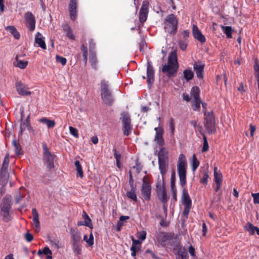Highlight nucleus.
Segmentation results:
<instances>
[{
	"label": "nucleus",
	"instance_id": "1",
	"mask_svg": "<svg viewBox=\"0 0 259 259\" xmlns=\"http://www.w3.org/2000/svg\"><path fill=\"white\" fill-rule=\"evenodd\" d=\"M179 65L178 61L176 51L171 52L168 57L167 64H164L162 68V72L166 73L168 77L175 76Z\"/></svg>",
	"mask_w": 259,
	"mask_h": 259
},
{
	"label": "nucleus",
	"instance_id": "2",
	"mask_svg": "<svg viewBox=\"0 0 259 259\" xmlns=\"http://www.w3.org/2000/svg\"><path fill=\"white\" fill-rule=\"evenodd\" d=\"M100 89L101 97L103 102L108 106H111L114 101V98L108 81L105 79L101 80Z\"/></svg>",
	"mask_w": 259,
	"mask_h": 259
},
{
	"label": "nucleus",
	"instance_id": "3",
	"mask_svg": "<svg viewBox=\"0 0 259 259\" xmlns=\"http://www.w3.org/2000/svg\"><path fill=\"white\" fill-rule=\"evenodd\" d=\"M11 197L10 196L4 197L0 204L1 215L3 218V220L6 222H8L12 219V217L10 213L12 206Z\"/></svg>",
	"mask_w": 259,
	"mask_h": 259
},
{
	"label": "nucleus",
	"instance_id": "4",
	"mask_svg": "<svg viewBox=\"0 0 259 259\" xmlns=\"http://www.w3.org/2000/svg\"><path fill=\"white\" fill-rule=\"evenodd\" d=\"M187 166L186 157L183 154L179 157L177 163L178 173L180 179V184L184 187L186 184V168Z\"/></svg>",
	"mask_w": 259,
	"mask_h": 259
},
{
	"label": "nucleus",
	"instance_id": "5",
	"mask_svg": "<svg viewBox=\"0 0 259 259\" xmlns=\"http://www.w3.org/2000/svg\"><path fill=\"white\" fill-rule=\"evenodd\" d=\"M164 24L165 32L171 35H175L176 33L178 27V21L174 14L168 15L164 20Z\"/></svg>",
	"mask_w": 259,
	"mask_h": 259
},
{
	"label": "nucleus",
	"instance_id": "6",
	"mask_svg": "<svg viewBox=\"0 0 259 259\" xmlns=\"http://www.w3.org/2000/svg\"><path fill=\"white\" fill-rule=\"evenodd\" d=\"M42 161L44 165L47 169H54V159L56 155L51 153L46 143H44L42 145Z\"/></svg>",
	"mask_w": 259,
	"mask_h": 259
},
{
	"label": "nucleus",
	"instance_id": "7",
	"mask_svg": "<svg viewBox=\"0 0 259 259\" xmlns=\"http://www.w3.org/2000/svg\"><path fill=\"white\" fill-rule=\"evenodd\" d=\"M204 127L209 134L216 132L215 117L212 111L206 113L204 111Z\"/></svg>",
	"mask_w": 259,
	"mask_h": 259
},
{
	"label": "nucleus",
	"instance_id": "8",
	"mask_svg": "<svg viewBox=\"0 0 259 259\" xmlns=\"http://www.w3.org/2000/svg\"><path fill=\"white\" fill-rule=\"evenodd\" d=\"M119 119L121 121L123 126L122 131L124 135L129 136L133 130L130 115L127 112H122L120 114Z\"/></svg>",
	"mask_w": 259,
	"mask_h": 259
},
{
	"label": "nucleus",
	"instance_id": "9",
	"mask_svg": "<svg viewBox=\"0 0 259 259\" xmlns=\"http://www.w3.org/2000/svg\"><path fill=\"white\" fill-rule=\"evenodd\" d=\"M9 163V154H7L5 158L0 170V183L3 186L6 185L8 177V168Z\"/></svg>",
	"mask_w": 259,
	"mask_h": 259
},
{
	"label": "nucleus",
	"instance_id": "10",
	"mask_svg": "<svg viewBox=\"0 0 259 259\" xmlns=\"http://www.w3.org/2000/svg\"><path fill=\"white\" fill-rule=\"evenodd\" d=\"M141 193L145 200L149 201L151 198V186L149 179L144 176L142 180Z\"/></svg>",
	"mask_w": 259,
	"mask_h": 259
},
{
	"label": "nucleus",
	"instance_id": "11",
	"mask_svg": "<svg viewBox=\"0 0 259 259\" xmlns=\"http://www.w3.org/2000/svg\"><path fill=\"white\" fill-rule=\"evenodd\" d=\"M157 241L161 246L165 247L168 241H175V234L171 233L161 232L157 236Z\"/></svg>",
	"mask_w": 259,
	"mask_h": 259
},
{
	"label": "nucleus",
	"instance_id": "12",
	"mask_svg": "<svg viewBox=\"0 0 259 259\" xmlns=\"http://www.w3.org/2000/svg\"><path fill=\"white\" fill-rule=\"evenodd\" d=\"M149 3L148 1H144L139 12V21L141 23H144L147 19L149 12Z\"/></svg>",
	"mask_w": 259,
	"mask_h": 259
},
{
	"label": "nucleus",
	"instance_id": "13",
	"mask_svg": "<svg viewBox=\"0 0 259 259\" xmlns=\"http://www.w3.org/2000/svg\"><path fill=\"white\" fill-rule=\"evenodd\" d=\"M156 188L158 198L162 203H166L168 201V197L163 183L162 185L159 183L157 184L156 185Z\"/></svg>",
	"mask_w": 259,
	"mask_h": 259
},
{
	"label": "nucleus",
	"instance_id": "14",
	"mask_svg": "<svg viewBox=\"0 0 259 259\" xmlns=\"http://www.w3.org/2000/svg\"><path fill=\"white\" fill-rule=\"evenodd\" d=\"M27 26L30 31H33L35 28V17L31 12H28L25 14Z\"/></svg>",
	"mask_w": 259,
	"mask_h": 259
},
{
	"label": "nucleus",
	"instance_id": "15",
	"mask_svg": "<svg viewBox=\"0 0 259 259\" xmlns=\"http://www.w3.org/2000/svg\"><path fill=\"white\" fill-rule=\"evenodd\" d=\"M77 0H70L68 7V11L70 19L72 21H74L77 17Z\"/></svg>",
	"mask_w": 259,
	"mask_h": 259
},
{
	"label": "nucleus",
	"instance_id": "16",
	"mask_svg": "<svg viewBox=\"0 0 259 259\" xmlns=\"http://www.w3.org/2000/svg\"><path fill=\"white\" fill-rule=\"evenodd\" d=\"M214 181L216 184L215 191L218 192L222 187L223 182L222 174L218 171V168L215 167L214 168Z\"/></svg>",
	"mask_w": 259,
	"mask_h": 259
},
{
	"label": "nucleus",
	"instance_id": "17",
	"mask_svg": "<svg viewBox=\"0 0 259 259\" xmlns=\"http://www.w3.org/2000/svg\"><path fill=\"white\" fill-rule=\"evenodd\" d=\"M154 78V70L151 62L148 61L147 67V84L150 85L153 83Z\"/></svg>",
	"mask_w": 259,
	"mask_h": 259
},
{
	"label": "nucleus",
	"instance_id": "18",
	"mask_svg": "<svg viewBox=\"0 0 259 259\" xmlns=\"http://www.w3.org/2000/svg\"><path fill=\"white\" fill-rule=\"evenodd\" d=\"M192 33L194 37L201 44L206 41V38L204 35L199 30L197 26L194 24L192 27Z\"/></svg>",
	"mask_w": 259,
	"mask_h": 259
},
{
	"label": "nucleus",
	"instance_id": "19",
	"mask_svg": "<svg viewBox=\"0 0 259 259\" xmlns=\"http://www.w3.org/2000/svg\"><path fill=\"white\" fill-rule=\"evenodd\" d=\"M154 130L156 131L155 141L158 145L162 146L164 144V140L163 138L164 133L163 129L161 127H156L154 128Z\"/></svg>",
	"mask_w": 259,
	"mask_h": 259
},
{
	"label": "nucleus",
	"instance_id": "20",
	"mask_svg": "<svg viewBox=\"0 0 259 259\" xmlns=\"http://www.w3.org/2000/svg\"><path fill=\"white\" fill-rule=\"evenodd\" d=\"M205 67V64L200 63H198L197 62H195L193 64V69L195 71L197 77L198 79H203L204 76V68Z\"/></svg>",
	"mask_w": 259,
	"mask_h": 259
},
{
	"label": "nucleus",
	"instance_id": "21",
	"mask_svg": "<svg viewBox=\"0 0 259 259\" xmlns=\"http://www.w3.org/2000/svg\"><path fill=\"white\" fill-rule=\"evenodd\" d=\"M45 38L42 36V34L37 32L35 36V43L37 45L38 47L44 50L47 49V46L45 41Z\"/></svg>",
	"mask_w": 259,
	"mask_h": 259
},
{
	"label": "nucleus",
	"instance_id": "22",
	"mask_svg": "<svg viewBox=\"0 0 259 259\" xmlns=\"http://www.w3.org/2000/svg\"><path fill=\"white\" fill-rule=\"evenodd\" d=\"M70 234L71 238V244L81 243V235L77 229H71Z\"/></svg>",
	"mask_w": 259,
	"mask_h": 259
},
{
	"label": "nucleus",
	"instance_id": "23",
	"mask_svg": "<svg viewBox=\"0 0 259 259\" xmlns=\"http://www.w3.org/2000/svg\"><path fill=\"white\" fill-rule=\"evenodd\" d=\"M16 89L18 94L20 95L29 96L31 95V92L28 90L26 85L21 82L16 83Z\"/></svg>",
	"mask_w": 259,
	"mask_h": 259
},
{
	"label": "nucleus",
	"instance_id": "24",
	"mask_svg": "<svg viewBox=\"0 0 259 259\" xmlns=\"http://www.w3.org/2000/svg\"><path fill=\"white\" fill-rule=\"evenodd\" d=\"M182 200L184 206H192V201L186 188L183 190Z\"/></svg>",
	"mask_w": 259,
	"mask_h": 259
},
{
	"label": "nucleus",
	"instance_id": "25",
	"mask_svg": "<svg viewBox=\"0 0 259 259\" xmlns=\"http://www.w3.org/2000/svg\"><path fill=\"white\" fill-rule=\"evenodd\" d=\"M62 27L63 31L66 33L67 37L71 40H75V37L73 34L72 28L68 24L65 23L62 25Z\"/></svg>",
	"mask_w": 259,
	"mask_h": 259
},
{
	"label": "nucleus",
	"instance_id": "26",
	"mask_svg": "<svg viewBox=\"0 0 259 259\" xmlns=\"http://www.w3.org/2000/svg\"><path fill=\"white\" fill-rule=\"evenodd\" d=\"M32 213L33 215V222L35 227V232H38L40 229V222L38 213L35 208H32Z\"/></svg>",
	"mask_w": 259,
	"mask_h": 259
},
{
	"label": "nucleus",
	"instance_id": "27",
	"mask_svg": "<svg viewBox=\"0 0 259 259\" xmlns=\"http://www.w3.org/2000/svg\"><path fill=\"white\" fill-rule=\"evenodd\" d=\"M159 168L160 174L162 175V180H164V176L166 174L167 171L168 166V161H158Z\"/></svg>",
	"mask_w": 259,
	"mask_h": 259
},
{
	"label": "nucleus",
	"instance_id": "28",
	"mask_svg": "<svg viewBox=\"0 0 259 259\" xmlns=\"http://www.w3.org/2000/svg\"><path fill=\"white\" fill-rule=\"evenodd\" d=\"M47 169L42 176V181L45 184L51 181L54 176V169Z\"/></svg>",
	"mask_w": 259,
	"mask_h": 259
},
{
	"label": "nucleus",
	"instance_id": "29",
	"mask_svg": "<svg viewBox=\"0 0 259 259\" xmlns=\"http://www.w3.org/2000/svg\"><path fill=\"white\" fill-rule=\"evenodd\" d=\"M158 161H168V152L165 148H161L158 153Z\"/></svg>",
	"mask_w": 259,
	"mask_h": 259
},
{
	"label": "nucleus",
	"instance_id": "30",
	"mask_svg": "<svg viewBox=\"0 0 259 259\" xmlns=\"http://www.w3.org/2000/svg\"><path fill=\"white\" fill-rule=\"evenodd\" d=\"M221 28L223 32L226 35L228 38H232V33L234 32V30L232 28L231 26H225L221 25Z\"/></svg>",
	"mask_w": 259,
	"mask_h": 259
},
{
	"label": "nucleus",
	"instance_id": "31",
	"mask_svg": "<svg viewBox=\"0 0 259 259\" xmlns=\"http://www.w3.org/2000/svg\"><path fill=\"white\" fill-rule=\"evenodd\" d=\"M5 29L9 31L15 39L20 38V34L14 26H8L5 28Z\"/></svg>",
	"mask_w": 259,
	"mask_h": 259
},
{
	"label": "nucleus",
	"instance_id": "32",
	"mask_svg": "<svg viewBox=\"0 0 259 259\" xmlns=\"http://www.w3.org/2000/svg\"><path fill=\"white\" fill-rule=\"evenodd\" d=\"M39 121L42 123L46 124L48 128H53L56 124L54 120H50L46 117H42Z\"/></svg>",
	"mask_w": 259,
	"mask_h": 259
},
{
	"label": "nucleus",
	"instance_id": "33",
	"mask_svg": "<svg viewBox=\"0 0 259 259\" xmlns=\"http://www.w3.org/2000/svg\"><path fill=\"white\" fill-rule=\"evenodd\" d=\"M183 76L184 78L189 81L193 78L194 74L191 68H189L184 70Z\"/></svg>",
	"mask_w": 259,
	"mask_h": 259
},
{
	"label": "nucleus",
	"instance_id": "34",
	"mask_svg": "<svg viewBox=\"0 0 259 259\" xmlns=\"http://www.w3.org/2000/svg\"><path fill=\"white\" fill-rule=\"evenodd\" d=\"M136 190V187H132L131 189L126 192V196L127 198L133 200L135 202L138 201Z\"/></svg>",
	"mask_w": 259,
	"mask_h": 259
},
{
	"label": "nucleus",
	"instance_id": "35",
	"mask_svg": "<svg viewBox=\"0 0 259 259\" xmlns=\"http://www.w3.org/2000/svg\"><path fill=\"white\" fill-rule=\"evenodd\" d=\"M29 117L27 116L26 120L23 121H22L20 125L21 128V134L25 131L26 129L30 130L31 128L30 121H29Z\"/></svg>",
	"mask_w": 259,
	"mask_h": 259
},
{
	"label": "nucleus",
	"instance_id": "36",
	"mask_svg": "<svg viewBox=\"0 0 259 259\" xmlns=\"http://www.w3.org/2000/svg\"><path fill=\"white\" fill-rule=\"evenodd\" d=\"M190 94L193 99H198L200 98V90L197 86H194L192 88Z\"/></svg>",
	"mask_w": 259,
	"mask_h": 259
},
{
	"label": "nucleus",
	"instance_id": "37",
	"mask_svg": "<svg viewBox=\"0 0 259 259\" xmlns=\"http://www.w3.org/2000/svg\"><path fill=\"white\" fill-rule=\"evenodd\" d=\"M201 101L200 99H193L191 106L193 110L195 111H198L200 109V104Z\"/></svg>",
	"mask_w": 259,
	"mask_h": 259
},
{
	"label": "nucleus",
	"instance_id": "38",
	"mask_svg": "<svg viewBox=\"0 0 259 259\" xmlns=\"http://www.w3.org/2000/svg\"><path fill=\"white\" fill-rule=\"evenodd\" d=\"M74 165L77 170V176L82 178L83 177V172L80 162L78 160L75 161L74 162Z\"/></svg>",
	"mask_w": 259,
	"mask_h": 259
},
{
	"label": "nucleus",
	"instance_id": "39",
	"mask_svg": "<svg viewBox=\"0 0 259 259\" xmlns=\"http://www.w3.org/2000/svg\"><path fill=\"white\" fill-rule=\"evenodd\" d=\"M244 228L251 235H254L257 227L254 226L251 223L248 222Z\"/></svg>",
	"mask_w": 259,
	"mask_h": 259
},
{
	"label": "nucleus",
	"instance_id": "40",
	"mask_svg": "<svg viewBox=\"0 0 259 259\" xmlns=\"http://www.w3.org/2000/svg\"><path fill=\"white\" fill-rule=\"evenodd\" d=\"M72 247L75 254L79 255L81 253V243H72Z\"/></svg>",
	"mask_w": 259,
	"mask_h": 259
},
{
	"label": "nucleus",
	"instance_id": "41",
	"mask_svg": "<svg viewBox=\"0 0 259 259\" xmlns=\"http://www.w3.org/2000/svg\"><path fill=\"white\" fill-rule=\"evenodd\" d=\"M89 62L91 64V66L92 68H93L94 69L97 70V58L95 54H92L89 56Z\"/></svg>",
	"mask_w": 259,
	"mask_h": 259
},
{
	"label": "nucleus",
	"instance_id": "42",
	"mask_svg": "<svg viewBox=\"0 0 259 259\" xmlns=\"http://www.w3.org/2000/svg\"><path fill=\"white\" fill-rule=\"evenodd\" d=\"M199 164V161L197 159L195 155L193 154L192 160V169L193 171H195L196 170Z\"/></svg>",
	"mask_w": 259,
	"mask_h": 259
},
{
	"label": "nucleus",
	"instance_id": "43",
	"mask_svg": "<svg viewBox=\"0 0 259 259\" xmlns=\"http://www.w3.org/2000/svg\"><path fill=\"white\" fill-rule=\"evenodd\" d=\"M27 64V61H22L17 59L16 64H15V66L21 69H24L26 67Z\"/></svg>",
	"mask_w": 259,
	"mask_h": 259
},
{
	"label": "nucleus",
	"instance_id": "44",
	"mask_svg": "<svg viewBox=\"0 0 259 259\" xmlns=\"http://www.w3.org/2000/svg\"><path fill=\"white\" fill-rule=\"evenodd\" d=\"M12 144L14 146L16 154L18 155H20L21 154V148L19 143H17L16 141L14 140L12 142Z\"/></svg>",
	"mask_w": 259,
	"mask_h": 259
},
{
	"label": "nucleus",
	"instance_id": "45",
	"mask_svg": "<svg viewBox=\"0 0 259 259\" xmlns=\"http://www.w3.org/2000/svg\"><path fill=\"white\" fill-rule=\"evenodd\" d=\"M203 138V145L202 151L203 152H206L208 150L209 146L207 140V138L204 134H202Z\"/></svg>",
	"mask_w": 259,
	"mask_h": 259
},
{
	"label": "nucleus",
	"instance_id": "46",
	"mask_svg": "<svg viewBox=\"0 0 259 259\" xmlns=\"http://www.w3.org/2000/svg\"><path fill=\"white\" fill-rule=\"evenodd\" d=\"M177 250H178L177 253L178 256H182V255L185 256V255H188L186 249L185 248L182 247L181 245L179 247L178 249Z\"/></svg>",
	"mask_w": 259,
	"mask_h": 259
},
{
	"label": "nucleus",
	"instance_id": "47",
	"mask_svg": "<svg viewBox=\"0 0 259 259\" xmlns=\"http://www.w3.org/2000/svg\"><path fill=\"white\" fill-rule=\"evenodd\" d=\"M56 62L57 63H60L63 66H64L66 64L67 60L65 58H64L63 57L57 55L56 56Z\"/></svg>",
	"mask_w": 259,
	"mask_h": 259
},
{
	"label": "nucleus",
	"instance_id": "48",
	"mask_svg": "<svg viewBox=\"0 0 259 259\" xmlns=\"http://www.w3.org/2000/svg\"><path fill=\"white\" fill-rule=\"evenodd\" d=\"M42 254L47 255V259H51L52 258V251L50 249V248L46 246L44 248L42 249Z\"/></svg>",
	"mask_w": 259,
	"mask_h": 259
},
{
	"label": "nucleus",
	"instance_id": "49",
	"mask_svg": "<svg viewBox=\"0 0 259 259\" xmlns=\"http://www.w3.org/2000/svg\"><path fill=\"white\" fill-rule=\"evenodd\" d=\"M176 183V172L175 170H173L171 172V178H170V188H176L175 185Z\"/></svg>",
	"mask_w": 259,
	"mask_h": 259
},
{
	"label": "nucleus",
	"instance_id": "50",
	"mask_svg": "<svg viewBox=\"0 0 259 259\" xmlns=\"http://www.w3.org/2000/svg\"><path fill=\"white\" fill-rule=\"evenodd\" d=\"M179 45L181 50L185 51L188 46V40L184 39L183 40H180L179 41Z\"/></svg>",
	"mask_w": 259,
	"mask_h": 259
},
{
	"label": "nucleus",
	"instance_id": "51",
	"mask_svg": "<svg viewBox=\"0 0 259 259\" xmlns=\"http://www.w3.org/2000/svg\"><path fill=\"white\" fill-rule=\"evenodd\" d=\"M175 241H168V243L172 246L174 250H177L178 249L179 247L180 246V242L177 241V238L175 237Z\"/></svg>",
	"mask_w": 259,
	"mask_h": 259
},
{
	"label": "nucleus",
	"instance_id": "52",
	"mask_svg": "<svg viewBox=\"0 0 259 259\" xmlns=\"http://www.w3.org/2000/svg\"><path fill=\"white\" fill-rule=\"evenodd\" d=\"M51 244L55 248L58 249L61 247L60 243L59 240L57 239H52L50 240Z\"/></svg>",
	"mask_w": 259,
	"mask_h": 259
},
{
	"label": "nucleus",
	"instance_id": "53",
	"mask_svg": "<svg viewBox=\"0 0 259 259\" xmlns=\"http://www.w3.org/2000/svg\"><path fill=\"white\" fill-rule=\"evenodd\" d=\"M69 130L71 135L74 136L76 138H78L79 135L78 133V130L76 128L72 126H69Z\"/></svg>",
	"mask_w": 259,
	"mask_h": 259
},
{
	"label": "nucleus",
	"instance_id": "54",
	"mask_svg": "<svg viewBox=\"0 0 259 259\" xmlns=\"http://www.w3.org/2000/svg\"><path fill=\"white\" fill-rule=\"evenodd\" d=\"M147 232L145 231H142L138 232V238L141 241H144L146 238Z\"/></svg>",
	"mask_w": 259,
	"mask_h": 259
},
{
	"label": "nucleus",
	"instance_id": "55",
	"mask_svg": "<svg viewBox=\"0 0 259 259\" xmlns=\"http://www.w3.org/2000/svg\"><path fill=\"white\" fill-rule=\"evenodd\" d=\"M208 175L206 171L203 172V177L200 179V182L203 184L206 185L207 184V179L208 178Z\"/></svg>",
	"mask_w": 259,
	"mask_h": 259
},
{
	"label": "nucleus",
	"instance_id": "56",
	"mask_svg": "<svg viewBox=\"0 0 259 259\" xmlns=\"http://www.w3.org/2000/svg\"><path fill=\"white\" fill-rule=\"evenodd\" d=\"M24 195L21 193L20 191L15 196V201L16 203H19L21 200L24 198Z\"/></svg>",
	"mask_w": 259,
	"mask_h": 259
},
{
	"label": "nucleus",
	"instance_id": "57",
	"mask_svg": "<svg viewBox=\"0 0 259 259\" xmlns=\"http://www.w3.org/2000/svg\"><path fill=\"white\" fill-rule=\"evenodd\" d=\"M113 151L114 152V156L116 159V162H118V160H120L121 159V154L119 152H117L116 148H114L113 149Z\"/></svg>",
	"mask_w": 259,
	"mask_h": 259
},
{
	"label": "nucleus",
	"instance_id": "58",
	"mask_svg": "<svg viewBox=\"0 0 259 259\" xmlns=\"http://www.w3.org/2000/svg\"><path fill=\"white\" fill-rule=\"evenodd\" d=\"M251 196L253 198V203L259 204V193H252Z\"/></svg>",
	"mask_w": 259,
	"mask_h": 259
},
{
	"label": "nucleus",
	"instance_id": "59",
	"mask_svg": "<svg viewBox=\"0 0 259 259\" xmlns=\"http://www.w3.org/2000/svg\"><path fill=\"white\" fill-rule=\"evenodd\" d=\"M77 225L79 226H85L89 227L90 229H92L93 228V224H89L87 222L84 221H79L77 223Z\"/></svg>",
	"mask_w": 259,
	"mask_h": 259
},
{
	"label": "nucleus",
	"instance_id": "60",
	"mask_svg": "<svg viewBox=\"0 0 259 259\" xmlns=\"http://www.w3.org/2000/svg\"><path fill=\"white\" fill-rule=\"evenodd\" d=\"M86 242L90 246H92L94 244V237L92 233H91L89 238L86 240Z\"/></svg>",
	"mask_w": 259,
	"mask_h": 259
},
{
	"label": "nucleus",
	"instance_id": "61",
	"mask_svg": "<svg viewBox=\"0 0 259 259\" xmlns=\"http://www.w3.org/2000/svg\"><path fill=\"white\" fill-rule=\"evenodd\" d=\"M25 238L27 242H31L33 239V236L31 233L27 232L25 235Z\"/></svg>",
	"mask_w": 259,
	"mask_h": 259
},
{
	"label": "nucleus",
	"instance_id": "62",
	"mask_svg": "<svg viewBox=\"0 0 259 259\" xmlns=\"http://www.w3.org/2000/svg\"><path fill=\"white\" fill-rule=\"evenodd\" d=\"M82 217L84 219L85 222H87L89 224H92V222H91L92 221H91V219L90 218V217H89L88 214L85 211L83 212Z\"/></svg>",
	"mask_w": 259,
	"mask_h": 259
},
{
	"label": "nucleus",
	"instance_id": "63",
	"mask_svg": "<svg viewBox=\"0 0 259 259\" xmlns=\"http://www.w3.org/2000/svg\"><path fill=\"white\" fill-rule=\"evenodd\" d=\"M169 126L171 133L173 134L175 131V121L172 118L170 119Z\"/></svg>",
	"mask_w": 259,
	"mask_h": 259
},
{
	"label": "nucleus",
	"instance_id": "64",
	"mask_svg": "<svg viewBox=\"0 0 259 259\" xmlns=\"http://www.w3.org/2000/svg\"><path fill=\"white\" fill-rule=\"evenodd\" d=\"M191 208V206H184V211H183V214L186 216V217H187L189 212H190V209Z\"/></svg>",
	"mask_w": 259,
	"mask_h": 259
}]
</instances>
